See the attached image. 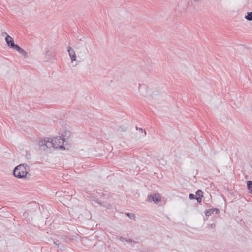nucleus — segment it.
Instances as JSON below:
<instances>
[{
    "mask_svg": "<svg viewBox=\"0 0 252 252\" xmlns=\"http://www.w3.org/2000/svg\"><path fill=\"white\" fill-rule=\"evenodd\" d=\"M4 35H7V33L4 32L2 34V36H3Z\"/></svg>",
    "mask_w": 252,
    "mask_h": 252,
    "instance_id": "24",
    "label": "nucleus"
},
{
    "mask_svg": "<svg viewBox=\"0 0 252 252\" xmlns=\"http://www.w3.org/2000/svg\"><path fill=\"white\" fill-rule=\"evenodd\" d=\"M161 198L158 193L154 194L153 195H148L147 197V201L149 202H154L155 203H158L160 201Z\"/></svg>",
    "mask_w": 252,
    "mask_h": 252,
    "instance_id": "5",
    "label": "nucleus"
},
{
    "mask_svg": "<svg viewBox=\"0 0 252 252\" xmlns=\"http://www.w3.org/2000/svg\"><path fill=\"white\" fill-rule=\"evenodd\" d=\"M38 145L39 147L43 150H46L48 148H51V143H50L49 138H45L39 141Z\"/></svg>",
    "mask_w": 252,
    "mask_h": 252,
    "instance_id": "4",
    "label": "nucleus"
},
{
    "mask_svg": "<svg viewBox=\"0 0 252 252\" xmlns=\"http://www.w3.org/2000/svg\"><path fill=\"white\" fill-rule=\"evenodd\" d=\"M214 212V210H213V209H207L206 210L204 213H205V215L206 216H211L213 213Z\"/></svg>",
    "mask_w": 252,
    "mask_h": 252,
    "instance_id": "12",
    "label": "nucleus"
},
{
    "mask_svg": "<svg viewBox=\"0 0 252 252\" xmlns=\"http://www.w3.org/2000/svg\"><path fill=\"white\" fill-rule=\"evenodd\" d=\"M75 48L78 54L84 55L87 48L86 47V42L83 39L78 40L75 45Z\"/></svg>",
    "mask_w": 252,
    "mask_h": 252,
    "instance_id": "3",
    "label": "nucleus"
},
{
    "mask_svg": "<svg viewBox=\"0 0 252 252\" xmlns=\"http://www.w3.org/2000/svg\"><path fill=\"white\" fill-rule=\"evenodd\" d=\"M213 210H214V212H215L216 214H218L220 213V211L218 209L214 208Z\"/></svg>",
    "mask_w": 252,
    "mask_h": 252,
    "instance_id": "19",
    "label": "nucleus"
},
{
    "mask_svg": "<svg viewBox=\"0 0 252 252\" xmlns=\"http://www.w3.org/2000/svg\"><path fill=\"white\" fill-rule=\"evenodd\" d=\"M196 197L193 194H190L189 195V198L190 199H196Z\"/></svg>",
    "mask_w": 252,
    "mask_h": 252,
    "instance_id": "18",
    "label": "nucleus"
},
{
    "mask_svg": "<svg viewBox=\"0 0 252 252\" xmlns=\"http://www.w3.org/2000/svg\"><path fill=\"white\" fill-rule=\"evenodd\" d=\"M196 199L198 203H201L202 197H203V192L201 190H198L196 192Z\"/></svg>",
    "mask_w": 252,
    "mask_h": 252,
    "instance_id": "10",
    "label": "nucleus"
},
{
    "mask_svg": "<svg viewBox=\"0 0 252 252\" xmlns=\"http://www.w3.org/2000/svg\"><path fill=\"white\" fill-rule=\"evenodd\" d=\"M139 91L141 94L143 96H147L149 94L148 93V88L144 85H140L139 87Z\"/></svg>",
    "mask_w": 252,
    "mask_h": 252,
    "instance_id": "7",
    "label": "nucleus"
},
{
    "mask_svg": "<svg viewBox=\"0 0 252 252\" xmlns=\"http://www.w3.org/2000/svg\"><path fill=\"white\" fill-rule=\"evenodd\" d=\"M45 55L46 56H50L51 55V52L49 49H46L45 51Z\"/></svg>",
    "mask_w": 252,
    "mask_h": 252,
    "instance_id": "17",
    "label": "nucleus"
},
{
    "mask_svg": "<svg viewBox=\"0 0 252 252\" xmlns=\"http://www.w3.org/2000/svg\"><path fill=\"white\" fill-rule=\"evenodd\" d=\"M119 240L122 242H126L128 243H132V241L131 239H127L125 238H124L123 237H120L119 238Z\"/></svg>",
    "mask_w": 252,
    "mask_h": 252,
    "instance_id": "11",
    "label": "nucleus"
},
{
    "mask_svg": "<svg viewBox=\"0 0 252 252\" xmlns=\"http://www.w3.org/2000/svg\"><path fill=\"white\" fill-rule=\"evenodd\" d=\"M146 131H144L143 134H142V136L144 137L146 136Z\"/></svg>",
    "mask_w": 252,
    "mask_h": 252,
    "instance_id": "22",
    "label": "nucleus"
},
{
    "mask_svg": "<svg viewBox=\"0 0 252 252\" xmlns=\"http://www.w3.org/2000/svg\"><path fill=\"white\" fill-rule=\"evenodd\" d=\"M13 49L17 51L22 56H23L25 58H27L28 57V55L27 52H26L24 49L19 47L17 44L14 47Z\"/></svg>",
    "mask_w": 252,
    "mask_h": 252,
    "instance_id": "8",
    "label": "nucleus"
},
{
    "mask_svg": "<svg viewBox=\"0 0 252 252\" xmlns=\"http://www.w3.org/2000/svg\"><path fill=\"white\" fill-rule=\"evenodd\" d=\"M54 243L56 245H59L60 244V241L59 240H57L55 242H54Z\"/></svg>",
    "mask_w": 252,
    "mask_h": 252,
    "instance_id": "21",
    "label": "nucleus"
},
{
    "mask_svg": "<svg viewBox=\"0 0 252 252\" xmlns=\"http://www.w3.org/2000/svg\"><path fill=\"white\" fill-rule=\"evenodd\" d=\"M216 227V224L215 223H213V224H208L207 225V227L209 228V229H214Z\"/></svg>",
    "mask_w": 252,
    "mask_h": 252,
    "instance_id": "16",
    "label": "nucleus"
},
{
    "mask_svg": "<svg viewBox=\"0 0 252 252\" xmlns=\"http://www.w3.org/2000/svg\"><path fill=\"white\" fill-rule=\"evenodd\" d=\"M65 141L64 137L62 135V137H56L53 139H50V143H51V148L55 149H64L63 147L64 142Z\"/></svg>",
    "mask_w": 252,
    "mask_h": 252,
    "instance_id": "2",
    "label": "nucleus"
},
{
    "mask_svg": "<svg viewBox=\"0 0 252 252\" xmlns=\"http://www.w3.org/2000/svg\"><path fill=\"white\" fill-rule=\"evenodd\" d=\"M106 207H107L109 209H110L111 207V205H108L107 206H106Z\"/></svg>",
    "mask_w": 252,
    "mask_h": 252,
    "instance_id": "23",
    "label": "nucleus"
},
{
    "mask_svg": "<svg viewBox=\"0 0 252 252\" xmlns=\"http://www.w3.org/2000/svg\"><path fill=\"white\" fill-rule=\"evenodd\" d=\"M67 51L68 52L69 56L72 61H76V55L73 49L71 47H68Z\"/></svg>",
    "mask_w": 252,
    "mask_h": 252,
    "instance_id": "9",
    "label": "nucleus"
},
{
    "mask_svg": "<svg viewBox=\"0 0 252 252\" xmlns=\"http://www.w3.org/2000/svg\"><path fill=\"white\" fill-rule=\"evenodd\" d=\"M245 18L248 21H252V12H248Z\"/></svg>",
    "mask_w": 252,
    "mask_h": 252,
    "instance_id": "13",
    "label": "nucleus"
},
{
    "mask_svg": "<svg viewBox=\"0 0 252 252\" xmlns=\"http://www.w3.org/2000/svg\"><path fill=\"white\" fill-rule=\"evenodd\" d=\"M247 187L250 193L252 194V181H248L247 182Z\"/></svg>",
    "mask_w": 252,
    "mask_h": 252,
    "instance_id": "14",
    "label": "nucleus"
},
{
    "mask_svg": "<svg viewBox=\"0 0 252 252\" xmlns=\"http://www.w3.org/2000/svg\"><path fill=\"white\" fill-rule=\"evenodd\" d=\"M29 166L25 164H20L13 170V175L18 178H25L28 173Z\"/></svg>",
    "mask_w": 252,
    "mask_h": 252,
    "instance_id": "1",
    "label": "nucleus"
},
{
    "mask_svg": "<svg viewBox=\"0 0 252 252\" xmlns=\"http://www.w3.org/2000/svg\"><path fill=\"white\" fill-rule=\"evenodd\" d=\"M136 129L137 130H139V131L141 132V133H143V129L142 128L136 127Z\"/></svg>",
    "mask_w": 252,
    "mask_h": 252,
    "instance_id": "20",
    "label": "nucleus"
},
{
    "mask_svg": "<svg viewBox=\"0 0 252 252\" xmlns=\"http://www.w3.org/2000/svg\"><path fill=\"white\" fill-rule=\"evenodd\" d=\"M194 1H199L200 0H193Z\"/></svg>",
    "mask_w": 252,
    "mask_h": 252,
    "instance_id": "25",
    "label": "nucleus"
},
{
    "mask_svg": "<svg viewBox=\"0 0 252 252\" xmlns=\"http://www.w3.org/2000/svg\"><path fill=\"white\" fill-rule=\"evenodd\" d=\"M5 41L7 45L12 49L17 45L15 44L13 39L8 35L5 38Z\"/></svg>",
    "mask_w": 252,
    "mask_h": 252,
    "instance_id": "6",
    "label": "nucleus"
},
{
    "mask_svg": "<svg viewBox=\"0 0 252 252\" xmlns=\"http://www.w3.org/2000/svg\"><path fill=\"white\" fill-rule=\"evenodd\" d=\"M126 215L130 219H134L135 218V215L134 214H132L131 213H126Z\"/></svg>",
    "mask_w": 252,
    "mask_h": 252,
    "instance_id": "15",
    "label": "nucleus"
}]
</instances>
